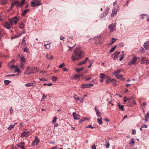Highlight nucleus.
<instances>
[{"mask_svg":"<svg viewBox=\"0 0 149 149\" xmlns=\"http://www.w3.org/2000/svg\"><path fill=\"white\" fill-rule=\"evenodd\" d=\"M117 45L113 47L112 48L110 51V53H112L114 51L115 49L116 48Z\"/></svg>","mask_w":149,"mask_h":149,"instance_id":"obj_31","label":"nucleus"},{"mask_svg":"<svg viewBox=\"0 0 149 149\" xmlns=\"http://www.w3.org/2000/svg\"><path fill=\"white\" fill-rule=\"evenodd\" d=\"M30 135V133L29 132H24L21 134V136L22 137H27Z\"/></svg>","mask_w":149,"mask_h":149,"instance_id":"obj_9","label":"nucleus"},{"mask_svg":"<svg viewBox=\"0 0 149 149\" xmlns=\"http://www.w3.org/2000/svg\"><path fill=\"white\" fill-rule=\"evenodd\" d=\"M89 61L90 62V65L88 66V68H90L92 66V63L93 61V60H92V61Z\"/></svg>","mask_w":149,"mask_h":149,"instance_id":"obj_52","label":"nucleus"},{"mask_svg":"<svg viewBox=\"0 0 149 149\" xmlns=\"http://www.w3.org/2000/svg\"><path fill=\"white\" fill-rule=\"evenodd\" d=\"M34 73V72L33 71V69L32 68L30 69L29 67H27V70L24 72L25 74H27L28 75Z\"/></svg>","mask_w":149,"mask_h":149,"instance_id":"obj_4","label":"nucleus"},{"mask_svg":"<svg viewBox=\"0 0 149 149\" xmlns=\"http://www.w3.org/2000/svg\"><path fill=\"white\" fill-rule=\"evenodd\" d=\"M15 126V125H10L8 128V129L9 130H11L12 128H13Z\"/></svg>","mask_w":149,"mask_h":149,"instance_id":"obj_41","label":"nucleus"},{"mask_svg":"<svg viewBox=\"0 0 149 149\" xmlns=\"http://www.w3.org/2000/svg\"><path fill=\"white\" fill-rule=\"evenodd\" d=\"M100 77L102 79H105V74L104 73H102L100 74Z\"/></svg>","mask_w":149,"mask_h":149,"instance_id":"obj_26","label":"nucleus"},{"mask_svg":"<svg viewBox=\"0 0 149 149\" xmlns=\"http://www.w3.org/2000/svg\"><path fill=\"white\" fill-rule=\"evenodd\" d=\"M116 25H113V24H111L109 25L108 28L109 29L111 30V32L114 30V27Z\"/></svg>","mask_w":149,"mask_h":149,"instance_id":"obj_17","label":"nucleus"},{"mask_svg":"<svg viewBox=\"0 0 149 149\" xmlns=\"http://www.w3.org/2000/svg\"><path fill=\"white\" fill-rule=\"evenodd\" d=\"M146 59L145 57H142L141 58V63L142 64H144L145 63V61H146Z\"/></svg>","mask_w":149,"mask_h":149,"instance_id":"obj_19","label":"nucleus"},{"mask_svg":"<svg viewBox=\"0 0 149 149\" xmlns=\"http://www.w3.org/2000/svg\"><path fill=\"white\" fill-rule=\"evenodd\" d=\"M23 52L27 53L29 52V50L27 48H25L24 49Z\"/></svg>","mask_w":149,"mask_h":149,"instance_id":"obj_40","label":"nucleus"},{"mask_svg":"<svg viewBox=\"0 0 149 149\" xmlns=\"http://www.w3.org/2000/svg\"><path fill=\"white\" fill-rule=\"evenodd\" d=\"M106 143L107 144L106 145V148H108L109 147L110 145L108 141H106Z\"/></svg>","mask_w":149,"mask_h":149,"instance_id":"obj_46","label":"nucleus"},{"mask_svg":"<svg viewBox=\"0 0 149 149\" xmlns=\"http://www.w3.org/2000/svg\"><path fill=\"white\" fill-rule=\"evenodd\" d=\"M39 80H40L42 81H47V80H46V79L44 78H42L41 79H40Z\"/></svg>","mask_w":149,"mask_h":149,"instance_id":"obj_51","label":"nucleus"},{"mask_svg":"<svg viewBox=\"0 0 149 149\" xmlns=\"http://www.w3.org/2000/svg\"><path fill=\"white\" fill-rule=\"evenodd\" d=\"M57 119V118L56 117H55L52 121V123H54L56 122V121Z\"/></svg>","mask_w":149,"mask_h":149,"instance_id":"obj_50","label":"nucleus"},{"mask_svg":"<svg viewBox=\"0 0 149 149\" xmlns=\"http://www.w3.org/2000/svg\"><path fill=\"white\" fill-rule=\"evenodd\" d=\"M143 47L146 50H148L149 47V41L144 43Z\"/></svg>","mask_w":149,"mask_h":149,"instance_id":"obj_14","label":"nucleus"},{"mask_svg":"<svg viewBox=\"0 0 149 149\" xmlns=\"http://www.w3.org/2000/svg\"><path fill=\"white\" fill-rule=\"evenodd\" d=\"M88 58L87 57H86L85 58V59L83 61L84 64H85L86 63V62L88 59Z\"/></svg>","mask_w":149,"mask_h":149,"instance_id":"obj_56","label":"nucleus"},{"mask_svg":"<svg viewBox=\"0 0 149 149\" xmlns=\"http://www.w3.org/2000/svg\"><path fill=\"white\" fill-rule=\"evenodd\" d=\"M36 83L34 81H33L29 83L25 84V86L27 87L33 86L34 87L36 85Z\"/></svg>","mask_w":149,"mask_h":149,"instance_id":"obj_7","label":"nucleus"},{"mask_svg":"<svg viewBox=\"0 0 149 149\" xmlns=\"http://www.w3.org/2000/svg\"><path fill=\"white\" fill-rule=\"evenodd\" d=\"M4 83L5 85L6 86L8 85L10 83V81L9 80H6L4 81Z\"/></svg>","mask_w":149,"mask_h":149,"instance_id":"obj_29","label":"nucleus"},{"mask_svg":"<svg viewBox=\"0 0 149 149\" xmlns=\"http://www.w3.org/2000/svg\"><path fill=\"white\" fill-rule=\"evenodd\" d=\"M84 68L83 67H82L80 68L76 69V71L78 73H79L81 70Z\"/></svg>","mask_w":149,"mask_h":149,"instance_id":"obj_33","label":"nucleus"},{"mask_svg":"<svg viewBox=\"0 0 149 149\" xmlns=\"http://www.w3.org/2000/svg\"><path fill=\"white\" fill-rule=\"evenodd\" d=\"M1 3L3 4H6L7 3L6 0H1Z\"/></svg>","mask_w":149,"mask_h":149,"instance_id":"obj_44","label":"nucleus"},{"mask_svg":"<svg viewBox=\"0 0 149 149\" xmlns=\"http://www.w3.org/2000/svg\"><path fill=\"white\" fill-rule=\"evenodd\" d=\"M25 30H24V31H23V32L21 34H19L18 35H17L15 36V37L12 38V39H13L14 38H18V37H20L22 34L23 33H25Z\"/></svg>","mask_w":149,"mask_h":149,"instance_id":"obj_28","label":"nucleus"},{"mask_svg":"<svg viewBox=\"0 0 149 149\" xmlns=\"http://www.w3.org/2000/svg\"><path fill=\"white\" fill-rule=\"evenodd\" d=\"M21 61H25V58L24 56H22L21 58Z\"/></svg>","mask_w":149,"mask_h":149,"instance_id":"obj_58","label":"nucleus"},{"mask_svg":"<svg viewBox=\"0 0 149 149\" xmlns=\"http://www.w3.org/2000/svg\"><path fill=\"white\" fill-rule=\"evenodd\" d=\"M118 106L119 107V110L120 111H123L124 110L123 105H120V103H119L118 104Z\"/></svg>","mask_w":149,"mask_h":149,"instance_id":"obj_22","label":"nucleus"},{"mask_svg":"<svg viewBox=\"0 0 149 149\" xmlns=\"http://www.w3.org/2000/svg\"><path fill=\"white\" fill-rule=\"evenodd\" d=\"M25 142H22L19 143L17 144V147L22 148L23 146H24L25 144Z\"/></svg>","mask_w":149,"mask_h":149,"instance_id":"obj_18","label":"nucleus"},{"mask_svg":"<svg viewBox=\"0 0 149 149\" xmlns=\"http://www.w3.org/2000/svg\"><path fill=\"white\" fill-rule=\"evenodd\" d=\"M19 68H17L15 69V70H14V72L15 73L16 72H17L19 73H20V72H21L20 70H19Z\"/></svg>","mask_w":149,"mask_h":149,"instance_id":"obj_38","label":"nucleus"},{"mask_svg":"<svg viewBox=\"0 0 149 149\" xmlns=\"http://www.w3.org/2000/svg\"><path fill=\"white\" fill-rule=\"evenodd\" d=\"M84 57V53L80 47H77L74 51L73 53L71 56L72 60L74 61L79 60L81 57Z\"/></svg>","mask_w":149,"mask_h":149,"instance_id":"obj_1","label":"nucleus"},{"mask_svg":"<svg viewBox=\"0 0 149 149\" xmlns=\"http://www.w3.org/2000/svg\"><path fill=\"white\" fill-rule=\"evenodd\" d=\"M109 10V8H107L106 9L105 11L104 12V13L105 14V15H107L108 14Z\"/></svg>","mask_w":149,"mask_h":149,"instance_id":"obj_35","label":"nucleus"},{"mask_svg":"<svg viewBox=\"0 0 149 149\" xmlns=\"http://www.w3.org/2000/svg\"><path fill=\"white\" fill-rule=\"evenodd\" d=\"M81 88L83 89H84L86 88H88L87 86V84H82L81 85Z\"/></svg>","mask_w":149,"mask_h":149,"instance_id":"obj_34","label":"nucleus"},{"mask_svg":"<svg viewBox=\"0 0 149 149\" xmlns=\"http://www.w3.org/2000/svg\"><path fill=\"white\" fill-rule=\"evenodd\" d=\"M117 10H113L112 13L111 14V16L112 17H113L114 15L116 14L117 13Z\"/></svg>","mask_w":149,"mask_h":149,"instance_id":"obj_20","label":"nucleus"},{"mask_svg":"<svg viewBox=\"0 0 149 149\" xmlns=\"http://www.w3.org/2000/svg\"><path fill=\"white\" fill-rule=\"evenodd\" d=\"M52 80L53 81H56L57 80V78L53 76L52 77Z\"/></svg>","mask_w":149,"mask_h":149,"instance_id":"obj_49","label":"nucleus"},{"mask_svg":"<svg viewBox=\"0 0 149 149\" xmlns=\"http://www.w3.org/2000/svg\"><path fill=\"white\" fill-rule=\"evenodd\" d=\"M123 70L122 69H120L114 71V74L115 75L117 74H119V73L120 72H123Z\"/></svg>","mask_w":149,"mask_h":149,"instance_id":"obj_16","label":"nucleus"},{"mask_svg":"<svg viewBox=\"0 0 149 149\" xmlns=\"http://www.w3.org/2000/svg\"><path fill=\"white\" fill-rule=\"evenodd\" d=\"M94 109L96 111L97 116L98 117H100V116L101 113L99 110L97 109L96 106H95Z\"/></svg>","mask_w":149,"mask_h":149,"instance_id":"obj_13","label":"nucleus"},{"mask_svg":"<svg viewBox=\"0 0 149 149\" xmlns=\"http://www.w3.org/2000/svg\"><path fill=\"white\" fill-rule=\"evenodd\" d=\"M33 1L31 2V5L32 7L38 6L41 4L40 0H33Z\"/></svg>","mask_w":149,"mask_h":149,"instance_id":"obj_3","label":"nucleus"},{"mask_svg":"<svg viewBox=\"0 0 149 149\" xmlns=\"http://www.w3.org/2000/svg\"><path fill=\"white\" fill-rule=\"evenodd\" d=\"M146 65H147L149 64V60L146 59V61L145 62Z\"/></svg>","mask_w":149,"mask_h":149,"instance_id":"obj_63","label":"nucleus"},{"mask_svg":"<svg viewBox=\"0 0 149 149\" xmlns=\"http://www.w3.org/2000/svg\"><path fill=\"white\" fill-rule=\"evenodd\" d=\"M15 6L17 7H21L23 5V2H21V3L18 1H15Z\"/></svg>","mask_w":149,"mask_h":149,"instance_id":"obj_10","label":"nucleus"},{"mask_svg":"<svg viewBox=\"0 0 149 149\" xmlns=\"http://www.w3.org/2000/svg\"><path fill=\"white\" fill-rule=\"evenodd\" d=\"M141 18L142 19H145L149 17V15L146 14H141L140 15Z\"/></svg>","mask_w":149,"mask_h":149,"instance_id":"obj_15","label":"nucleus"},{"mask_svg":"<svg viewBox=\"0 0 149 149\" xmlns=\"http://www.w3.org/2000/svg\"><path fill=\"white\" fill-rule=\"evenodd\" d=\"M120 52H116L113 54L111 56L112 58L114 60L116 59L118 57V55L120 54Z\"/></svg>","mask_w":149,"mask_h":149,"instance_id":"obj_6","label":"nucleus"},{"mask_svg":"<svg viewBox=\"0 0 149 149\" xmlns=\"http://www.w3.org/2000/svg\"><path fill=\"white\" fill-rule=\"evenodd\" d=\"M141 51L142 53H144L145 52V50L143 48H141Z\"/></svg>","mask_w":149,"mask_h":149,"instance_id":"obj_59","label":"nucleus"},{"mask_svg":"<svg viewBox=\"0 0 149 149\" xmlns=\"http://www.w3.org/2000/svg\"><path fill=\"white\" fill-rule=\"evenodd\" d=\"M29 9H27L24 10V11H23V12L22 14V15L23 16H24L27 12H29Z\"/></svg>","mask_w":149,"mask_h":149,"instance_id":"obj_25","label":"nucleus"},{"mask_svg":"<svg viewBox=\"0 0 149 149\" xmlns=\"http://www.w3.org/2000/svg\"><path fill=\"white\" fill-rule=\"evenodd\" d=\"M95 127H93L92 125H88L86 127V128H91V129H93Z\"/></svg>","mask_w":149,"mask_h":149,"instance_id":"obj_54","label":"nucleus"},{"mask_svg":"<svg viewBox=\"0 0 149 149\" xmlns=\"http://www.w3.org/2000/svg\"><path fill=\"white\" fill-rule=\"evenodd\" d=\"M145 117L149 118V111L146 114V115L145 116Z\"/></svg>","mask_w":149,"mask_h":149,"instance_id":"obj_62","label":"nucleus"},{"mask_svg":"<svg viewBox=\"0 0 149 149\" xmlns=\"http://www.w3.org/2000/svg\"><path fill=\"white\" fill-rule=\"evenodd\" d=\"M19 68H17L15 69V70H14V72L15 73L16 72H17L19 73H20V72H21L20 70H19Z\"/></svg>","mask_w":149,"mask_h":149,"instance_id":"obj_39","label":"nucleus"},{"mask_svg":"<svg viewBox=\"0 0 149 149\" xmlns=\"http://www.w3.org/2000/svg\"><path fill=\"white\" fill-rule=\"evenodd\" d=\"M74 97L75 99L76 102H77V99L79 97L77 96L76 94H74Z\"/></svg>","mask_w":149,"mask_h":149,"instance_id":"obj_45","label":"nucleus"},{"mask_svg":"<svg viewBox=\"0 0 149 149\" xmlns=\"http://www.w3.org/2000/svg\"><path fill=\"white\" fill-rule=\"evenodd\" d=\"M102 119L101 118H97V122L99 124L101 125L102 124Z\"/></svg>","mask_w":149,"mask_h":149,"instance_id":"obj_27","label":"nucleus"},{"mask_svg":"<svg viewBox=\"0 0 149 149\" xmlns=\"http://www.w3.org/2000/svg\"><path fill=\"white\" fill-rule=\"evenodd\" d=\"M19 20L17 16H15L13 17L10 18L8 19V21L11 26H13L14 24L16 25L18 22Z\"/></svg>","mask_w":149,"mask_h":149,"instance_id":"obj_2","label":"nucleus"},{"mask_svg":"<svg viewBox=\"0 0 149 149\" xmlns=\"http://www.w3.org/2000/svg\"><path fill=\"white\" fill-rule=\"evenodd\" d=\"M65 66V64L64 63H63L61 64L59 66V68H62L64 66Z\"/></svg>","mask_w":149,"mask_h":149,"instance_id":"obj_47","label":"nucleus"},{"mask_svg":"<svg viewBox=\"0 0 149 149\" xmlns=\"http://www.w3.org/2000/svg\"><path fill=\"white\" fill-rule=\"evenodd\" d=\"M73 116L75 120H79L80 118V116L79 114H76L74 112L73 113Z\"/></svg>","mask_w":149,"mask_h":149,"instance_id":"obj_12","label":"nucleus"},{"mask_svg":"<svg viewBox=\"0 0 149 149\" xmlns=\"http://www.w3.org/2000/svg\"><path fill=\"white\" fill-rule=\"evenodd\" d=\"M18 75V74H10V75H7L6 76V77H11V76L14 77L16 75Z\"/></svg>","mask_w":149,"mask_h":149,"instance_id":"obj_55","label":"nucleus"},{"mask_svg":"<svg viewBox=\"0 0 149 149\" xmlns=\"http://www.w3.org/2000/svg\"><path fill=\"white\" fill-rule=\"evenodd\" d=\"M63 69L64 71H68V69L66 68H63Z\"/></svg>","mask_w":149,"mask_h":149,"instance_id":"obj_64","label":"nucleus"},{"mask_svg":"<svg viewBox=\"0 0 149 149\" xmlns=\"http://www.w3.org/2000/svg\"><path fill=\"white\" fill-rule=\"evenodd\" d=\"M50 43H47V44H44V46L45 48L47 49H49L50 48Z\"/></svg>","mask_w":149,"mask_h":149,"instance_id":"obj_23","label":"nucleus"},{"mask_svg":"<svg viewBox=\"0 0 149 149\" xmlns=\"http://www.w3.org/2000/svg\"><path fill=\"white\" fill-rule=\"evenodd\" d=\"M19 68H17L15 69V70H14V72L15 73L16 72H17L19 73H20V72H21L20 70H19Z\"/></svg>","mask_w":149,"mask_h":149,"instance_id":"obj_37","label":"nucleus"},{"mask_svg":"<svg viewBox=\"0 0 149 149\" xmlns=\"http://www.w3.org/2000/svg\"><path fill=\"white\" fill-rule=\"evenodd\" d=\"M134 139L132 138L131 139V142L129 143V144L130 145L131 144H132V145H130V146H132L134 144Z\"/></svg>","mask_w":149,"mask_h":149,"instance_id":"obj_32","label":"nucleus"},{"mask_svg":"<svg viewBox=\"0 0 149 149\" xmlns=\"http://www.w3.org/2000/svg\"><path fill=\"white\" fill-rule=\"evenodd\" d=\"M92 149H96V145L95 144L93 145L92 147Z\"/></svg>","mask_w":149,"mask_h":149,"instance_id":"obj_60","label":"nucleus"},{"mask_svg":"<svg viewBox=\"0 0 149 149\" xmlns=\"http://www.w3.org/2000/svg\"><path fill=\"white\" fill-rule=\"evenodd\" d=\"M53 56L52 55H51L50 57L48 58V59L50 60H52L53 59Z\"/></svg>","mask_w":149,"mask_h":149,"instance_id":"obj_61","label":"nucleus"},{"mask_svg":"<svg viewBox=\"0 0 149 149\" xmlns=\"http://www.w3.org/2000/svg\"><path fill=\"white\" fill-rule=\"evenodd\" d=\"M24 25L22 22H21L19 25V27L21 29H23L24 28Z\"/></svg>","mask_w":149,"mask_h":149,"instance_id":"obj_24","label":"nucleus"},{"mask_svg":"<svg viewBox=\"0 0 149 149\" xmlns=\"http://www.w3.org/2000/svg\"><path fill=\"white\" fill-rule=\"evenodd\" d=\"M124 54H123L122 56L121 57V55L120 56V58L119 59V60L120 61H121L122 60L123 58L124 57Z\"/></svg>","mask_w":149,"mask_h":149,"instance_id":"obj_53","label":"nucleus"},{"mask_svg":"<svg viewBox=\"0 0 149 149\" xmlns=\"http://www.w3.org/2000/svg\"><path fill=\"white\" fill-rule=\"evenodd\" d=\"M79 100V102H83L84 101L83 98L82 97H79L77 99V102Z\"/></svg>","mask_w":149,"mask_h":149,"instance_id":"obj_36","label":"nucleus"},{"mask_svg":"<svg viewBox=\"0 0 149 149\" xmlns=\"http://www.w3.org/2000/svg\"><path fill=\"white\" fill-rule=\"evenodd\" d=\"M123 99H124V102H126L127 101L129 100H131V98L130 97L127 98V97H124L123 98Z\"/></svg>","mask_w":149,"mask_h":149,"instance_id":"obj_30","label":"nucleus"},{"mask_svg":"<svg viewBox=\"0 0 149 149\" xmlns=\"http://www.w3.org/2000/svg\"><path fill=\"white\" fill-rule=\"evenodd\" d=\"M106 15H105V14L104 13H102L100 15V18H102L105 17Z\"/></svg>","mask_w":149,"mask_h":149,"instance_id":"obj_43","label":"nucleus"},{"mask_svg":"<svg viewBox=\"0 0 149 149\" xmlns=\"http://www.w3.org/2000/svg\"><path fill=\"white\" fill-rule=\"evenodd\" d=\"M34 141H35L36 145H37L39 142V141L37 136L35 137Z\"/></svg>","mask_w":149,"mask_h":149,"instance_id":"obj_21","label":"nucleus"},{"mask_svg":"<svg viewBox=\"0 0 149 149\" xmlns=\"http://www.w3.org/2000/svg\"><path fill=\"white\" fill-rule=\"evenodd\" d=\"M15 6V3L14 2L12 3L11 4V6L10 7L11 9H12Z\"/></svg>","mask_w":149,"mask_h":149,"instance_id":"obj_48","label":"nucleus"},{"mask_svg":"<svg viewBox=\"0 0 149 149\" xmlns=\"http://www.w3.org/2000/svg\"><path fill=\"white\" fill-rule=\"evenodd\" d=\"M3 26L4 27L7 29H9L10 27V26H11L9 22H5L3 24Z\"/></svg>","mask_w":149,"mask_h":149,"instance_id":"obj_8","label":"nucleus"},{"mask_svg":"<svg viewBox=\"0 0 149 149\" xmlns=\"http://www.w3.org/2000/svg\"><path fill=\"white\" fill-rule=\"evenodd\" d=\"M93 86V84H87L88 88H89L90 87Z\"/></svg>","mask_w":149,"mask_h":149,"instance_id":"obj_57","label":"nucleus"},{"mask_svg":"<svg viewBox=\"0 0 149 149\" xmlns=\"http://www.w3.org/2000/svg\"><path fill=\"white\" fill-rule=\"evenodd\" d=\"M118 79H120L122 81H124L125 80V79L123 77V75L121 74H117L115 76Z\"/></svg>","mask_w":149,"mask_h":149,"instance_id":"obj_11","label":"nucleus"},{"mask_svg":"<svg viewBox=\"0 0 149 149\" xmlns=\"http://www.w3.org/2000/svg\"><path fill=\"white\" fill-rule=\"evenodd\" d=\"M111 82L113 83V85H115L116 84V80L114 79H112L111 80Z\"/></svg>","mask_w":149,"mask_h":149,"instance_id":"obj_42","label":"nucleus"},{"mask_svg":"<svg viewBox=\"0 0 149 149\" xmlns=\"http://www.w3.org/2000/svg\"><path fill=\"white\" fill-rule=\"evenodd\" d=\"M138 58V57L136 56H134L131 60L128 62V65H130L131 64H134L135 62L137 60Z\"/></svg>","mask_w":149,"mask_h":149,"instance_id":"obj_5","label":"nucleus"}]
</instances>
